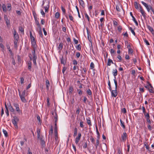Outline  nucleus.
Instances as JSON below:
<instances>
[{
  "mask_svg": "<svg viewBox=\"0 0 154 154\" xmlns=\"http://www.w3.org/2000/svg\"><path fill=\"white\" fill-rule=\"evenodd\" d=\"M32 57H33L32 61L33 64L35 66L37 65L36 62V60L37 58V57L35 53V50H32Z\"/></svg>",
  "mask_w": 154,
  "mask_h": 154,
  "instance_id": "nucleus-1",
  "label": "nucleus"
},
{
  "mask_svg": "<svg viewBox=\"0 0 154 154\" xmlns=\"http://www.w3.org/2000/svg\"><path fill=\"white\" fill-rule=\"evenodd\" d=\"M145 118H146V122L148 123V125H151L153 123V122L152 121L150 120V117L149 115L148 114V115H145Z\"/></svg>",
  "mask_w": 154,
  "mask_h": 154,
  "instance_id": "nucleus-2",
  "label": "nucleus"
},
{
  "mask_svg": "<svg viewBox=\"0 0 154 154\" xmlns=\"http://www.w3.org/2000/svg\"><path fill=\"white\" fill-rule=\"evenodd\" d=\"M128 137V136L126 133L125 132H123V134L121 135V140L123 142H125L126 141V139Z\"/></svg>",
  "mask_w": 154,
  "mask_h": 154,
  "instance_id": "nucleus-3",
  "label": "nucleus"
},
{
  "mask_svg": "<svg viewBox=\"0 0 154 154\" xmlns=\"http://www.w3.org/2000/svg\"><path fill=\"white\" fill-rule=\"evenodd\" d=\"M14 30L13 34L14 40H18L19 38L18 35L17 33L16 32V30L14 29Z\"/></svg>",
  "mask_w": 154,
  "mask_h": 154,
  "instance_id": "nucleus-4",
  "label": "nucleus"
},
{
  "mask_svg": "<svg viewBox=\"0 0 154 154\" xmlns=\"http://www.w3.org/2000/svg\"><path fill=\"white\" fill-rule=\"evenodd\" d=\"M117 89L115 88V90H112L111 89V91H111V96L112 97H115L117 96L118 93L117 92Z\"/></svg>",
  "mask_w": 154,
  "mask_h": 154,
  "instance_id": "nucleus-5",
  "label": "nucleus"
},
{
  "mask_svg": "<svg viewBox=\"0 0 154 154\" xmlns=\"http://www.w3.org/2000/svg\"><path fill=\"white\" fill-rule=\"evenodd\" d=\"M81 136V134L80 133H79L78 136L76 137L75 139V142L76 144H78L80 140Z\"/></svg>",
  "mask_w": 154,
  "mask_h": 154,
  "instance_id": "nucleus-6",
  "label": "nucleus"
},
{
  "mask_svg": "<svg viewBox=\"0 0 154 154\" xmlns=\"http://www.w3.org/2000/svg\"><path fill=\"white\" fill-rule=\"evenodd\" d=\"M13 105L15 108L16 111L18 113H20V110L19 105L17 103H14L13 104Z\"/></svg>",
  "mask_w": 154,
  "mask_h": 154,
  "instance_id": "nucleus-7",
  "label": "nucleus"
},
{
  "mask_svg": "<svg viewBox=\"0 0 154 154\" xmlns=\"http://www.w3.org/2000/svg\"><path fill=\"white\" fill-rule=\"evenodd\" d=\"M60 59L61 63L65 65L66 63V58H64L63 56H62Z\"/></svg>",
  "mask_w": 154,
  "mask_h": 154,
  "instance_id": "nucleus-8",
  "label": "nucleus"
},
{
  "mask_svg": "<svg viewBox=\"0 0 154 154\" xmlns=\"http://www.w3.org/2000/svg\"><path fill=\"white\" fill-rule=\"evenodd\" d=\"M18 92L19 93V96H20V97L21 99V101L24 103L26 102V101L25 98V96H22L20 95V91L19 90H18Z\"/></svg>",
  "mask_w": 154,
  "mask_h": 154,
  "instance_id": "nucleus-9",
  "label": "nucleus"
},
{
  "mask_svg": "<svg viewBox=\"0 0 154 154\" xmlns=\"http://www.w3.org/2000/svg\"><path fill=\"white\" fill-rule=\"evenodd\" d=\"M140 11L142 15L144 17H146V13H145L143 9L142 8L141 6L140 5Z\"/></svg>",
  "mask_w": 154,
  "mask_h": 154,
  "instance_id": "nucleus-10",
  "label": "nucleus"
},
{
  "mask_svg": "<svg viewBox=\"0 0 154 154\" xmlns=\"http://www.w3.org/2000/svg\"><path fill=\"white\" fill-rule=\"evenodd\" d=\"M32 50H35L36 48V44L35 41L31 42Z\"/></svg>",
  "mask_w": 154,
  "mask_h": 154,
  "instance_id": "nucleus-11",
  "label": "nucleus"
},
{
  "mask_svg": "<svg viewBox=\"0 0 154 154\" xmlns=\"http://www.w3.org/2000/svg\"><path fill=\"white\" fill-rule=\"evenodd\" d=\"M116 9L118 11L120 12L121 10V9L123 10L122 8V7L121 5L120 4L119 5H116Z\"/></svg>",
  "mask_w": 154,
  "mask_h": 154,
  "instance_id": "nucleus-12",
  "label": "nucleus"
},
{
  "mask_svg": "<svg viewBox=\"0 0 154 154\" xmlns=\"http://www.w3.org/2000/svg\"><path fill=\"white\" fill-rule=\"evenodd\" d=\"M57 128L56 124H55L54 125V132L55 133V137H57L58 136V133H57Z\"/></svg>",
  "mask_w": 154,
  "mask_h": 154,
  "instance_id": "nucleus-13",
  "label": "nucleus"
},
{
  "mask_svg": "<svg viewBox=\"0 0 154 154\" xmlns=\"http://www.w3.org/2000/svg\"><path fill=\"white\" fill-rule=\"evenodd\" d=\"M40 143L42 145L44 146H45V142L43 138V137L41 136L40 138Z\"/></svg>",
  "mask_w": 154,
  "mask_h": 154,
  "instance_id": "nucleus-14",
  "label": "nucleus"
},
{
  "mask_svg": "<svg viewBox=\"0 0 154 154\" xmlns=\"http://www.w3.org/2000/svg\"><path fill=\"white\" fill-rule=\"evenodd\" d=\"M45 85L46 86V89H47V90H48L50 85V82L49 81L48 79L46 80Z\"/></svg>",
  "mask_w": 154,
  "mask_h": 154,
  "instance_id": "nucleus-15",
  "label": "nucleus"
},
{
  "mask_svg": "<svg viewBox=\"0 0 154 154\" xmlns=\"http://www.w3.org/2000/svg\"><path fill=\"white\" fill-rule=\"evenodd\" d=\"M147 28L149 29L150 32L153 34L154 35V30L153 28L149 26V25H147Z\"/></svg>",
  "mask_w": 154,
  "mask_h": 154,
  "instance_id": "nucleus-16",
  "label": "nucleus"
},
{
  "mask_svg": "<svg viewBox=\"0 0 154 154\" xmlns=\"http://www.w3.org/2000/svg\"><path fill=\"white\" fill-rule=\"evenodd\" d=\"M80 5L83 8H85V4L83 0H78Z\"/></svg>",
  "mask_w": 154,
  "mask_h": 154,
  "instance_id": "nucleus-17",
  "label": "nucleus"
},
{
  "mask_svg": "<svg viewBox=\"0 0 154 154\" xmlns=\"http://www.w3.org/2000/svg\"><path fill=\"white\" fill-rule=\"evenodd\" d=\"M112 73L114 76H116L118 74V71L116 69L112 70Z\"/></svg>",
  "mask_w": 154,
  "mask_h": 154,
  "instance_id": "nucleus-18",
  "label": "nucleus"
},
{
  "mask_svg": "<svg viewBox=\"0 0 154 154\" xmlns=\"http://www.w3.org/2000/svg\"><path fill=\"white\" fill-rule=\"evenodd\" d=\"M5 107L6 109L5 112L7 116H9V111L8 109V108L6 103H5Z\"/></svg>",
  "mask_w": 154,
  "mask_h": 154,
  "instance_id": "nucleus-19",
  "label": "nucleus"
},
{
  "mask_svg": "<svg viewBox=\"0 0 154 154\" xmlns=\"http://www.w3.org/2000/svg\"><path fill=\"white\" fill-rule=\"evenodd\" d=\"M35 23H36V24L37 26L39 28H41V26L40 25L39 22L38 20V19L37 18L35 19Z\"/></svg>",
  "mask_w": 154,
  "mask_h": 154,
  "instance_id": "nucleus-20",
  "label": "nucleus"
},
{
  "mask_svg": "<svg viewBox=\"0 0 154 154\" xmlns=\"http://www.w3.org/2000/svg\"><path fill=\"white\" fill-rule=\"evenodd\" d=\"M53 127L52 126H51L50 129L49 131V134L48 135V136H50V135L52 136V135L53 134Z\"/></svg>",
  "mask_w": 154,
  "mask_h": 154,
  "instance_id": "nucleus-21",
  "label": "nucleus"
},
{
  "mask_svg": "<svg viewBox=\"0 0 154 154\" xmlns=\"http://www.w3.org/2000/svg\"><path fill=\"white\" fill-rule=\"evenodd\" d=\"M2 8L4 12H6L7 11V8L5 4H3L2 5Z\"/></svg>",
  "mask_w": 154,
  "mask_h": 154,
  "instance_id": "nucleus-22",
  "label": "nucleus"
},
{
  "mask_svg": "<svg viewBox=\"0 0 154 154\" xmlns=\"http://www.w3.org/2000/svg\"><path fill=\"white\" fill-rule=\"evenodd\" d=\"M12 122L13 124L14 125L15 128H18V126L17 125V123L18 122L16 121L12 120Z\"/></svg>",
  "mask_w": 154,
  "mask_h": 154,
  "instance_id": "nucleus-23",
  "label": "nucleus"
},
{
  "mask_svg": "<svg viewBox=\"0 0 154 154\" xmlns=\"http://www.w3.org/2000/svg\"><path fill=\"white\" fill-rule=\"evenodd\" d=\"M142 109L143 110V112L144 113V116L145 117V115H146V114L148 115H148H149V112H148V113L146 112V109H145L144 107L142 106Z\"/></svg>",
  "mask_w": 154,
  "mask_h": 154,
  "instance_id": "nucleus-24",
  "label": "nucleus"
},
{
  "mask_svg": "<svg viewBox=\"0 0 154 154\" xmlns=\"http://www.w3.org/2000/svg\"><path fill=\"white\" fill-rule=\"evenodd\" d=\"M39 29H40V30L39 32V38L40 37V38H41L42 39H43V35L42 32V29H41V28H39Z\"/></svg>",
  "mask_w": 154,
  "mask_h": 154,
  "instance_id": "nucleus-25",
  "label": "nucleus"
},
{
  "mask_svg": "<svg viewBox=\"0 0 154 154\" xmlns=\"http://www.w3.org/2000/svg\"><path fill=\"white\" fill-rule=\"evenodd\" d=\"M30 37L31 40V42L35 41L34 38L32 35L31 31H30Z\"/></svg>",
  "mask_w": 154,
  "mask_h": 154,
  "instance_id": "nucleus-26",
  "label": "nucleus"
},
{
  "mask_svg": "<svg viewBox=\"0 0 154 154\" xmlns=\"http://www.w3.org/2000/svg\"><path fill=\"white\" fill-rule=\"evenodd\" d=\"M28 68L30 71H31V68L32 63L31 61H29L28 62Z\"/></svg>",
  "mask_w": 154,
  "mask_h": 154,
  "instance_id": "nucleus-27",
  "label": "nucleus"
},
{
  "mask_svg": "<svg viewBox=\"0 0 154 154\" xmlns=\"http://www.w3.org/2000/svg\"><path fill=\"white\" fill-rule=\"evenodd\" d=\"M120 125L121 126H122L123 129L125 128V125L124 122L121 120H120Z\"/></svg>",
  "mask_w": 154,
  "mask_h": 154,
  "instance_id": "nucleus-28",
  "label": "nucleus"
},
{
  "mask_svg": "<svg viewBox=\"0 0 154 154\" xmlns=\"http://www.w3.org/2000/svg\"><path fill=\"white\" fill-rule=\"evenodd\" d=\"M49 3H48V4L46 6H44V8L45 9V12H47L48 11V9L49 7Z\"/></svg>",
  "mask_w": 154,
  "mask_h": 154,
  "instance_id": "nucleus-29",
  "label": "nucleus"
},
{
  "mask_svg": "<svg viewBox=\"0 0 154 154\" xmlns=\"http://www.w3.org/2000/svg\"><path fill=\"white\" fill-rule=\"evenodd\" d=\"M111 63L113 64V62L112 61V60L111 59H109L108 60V62L107 63V65L108 66H110L111 65Z\"/></svg>",
  "mask_w": 154,
  "mask_h": 154,
  "instance_id": "nucleus-30",
  "label": "nucleus"
},
{
  "mask_svg": "<svg viewBox=\"0 0 154 154\" xmlns=\"http://www.w3.org/2000/svg\"><path fill=\"white\" fill-rule=\"evenodd\" d=\"M90 69H93V71L94 70V65L93 62L91 63L90 65Z\"/></svg>",
  "mask_w": 154,
  "mask_h": 154,
  "instance_id": "nucleus-31",
  "label": "nucleus"
},
{
  "mask_svg": "<svg viewBox=\"0 0 154 154\" xmlns=\"http://www.w3.org/2000/svg\"><path fill=\"white\" fill-rule=\"evenodd\" d=\"M19 30L21 32L24 34V29L23 28L22 26H20L19 27Z\"/></svg>",
  "mask_w": 154,
  "mask_h": 154,
  "instance_id": "nucleus-32",
  "label": "nucleus"
},
{
  "mask_svg": "<svg viewBox=\"0 0 154 154\" xmlns=\"http://www.w3.org/2000/svg\"><path fill=\"white\" fill-rule=\"evenodd\" d=\"M78 130L77 128L75 127L74 129V133L73 134L74 137H75L77 134Z\"/></svg>",
  "mask_w": 154,
  "mask_h": 154,
  "instance_id": "nucleus-33",
  "label": "nucleus"
},
{
  "mask_svg": "<svg viewBox=\"0 0 154 154\" xmlns=\"http://www.w3.org/2000/svg\"><path fill=\"white\" fill-rule=\"evenodd\" d=\"M2 131L3 132V134H4L5 136V137H7L8 136V134L6 130H5L4 129H3Z\"/></svg>",
  "mask_w": 154,
  "mask_h": 154,
  "instance_id": "nucleus-34",
  "label": "nucleus"
},
{
  "mask_svg": "<svg viewBox=\"0 0 154 154\" xmlns=\"http://www.w3.org/2000/svg\"><path fill=\"white\" fill-rule=\"evenodd\" d=\"M87 121V123L88 125L89 126H90L91 125V121L90 120V118H89L88 119H86Z\"/></svg>",
  "mask_w": 154,
  "mask_h": 154,
  "instance_id": "nucleus-35",
  "label": "nucleus"
},
{
  "mask_svg": "<svg viewBox=\"0 0 154 154\" xmlns=\"http://www.w3.org/2000/svg\"><path fill=\"white\" fill-rule=\"evenodd\" d=\"M141 3L146 7V9L149 7V6H148L146 3L143 1H142Z\"/></svg>",
  "mask_w": 154,
  "mask_h": 154,
  "instance_id": "nucleus-36",
  "label": "nucleus"
},
{
  "mask_svg": "<svg viewBox=\"0 0 154 154\" xmlns=\"http://www.w3.org/2000/svg\"><path fill=\"white\" fill-rule=\"evenodd\" d=\"M129 29L131 31L132 33L134 36H135L136 34L135 32H134V29L131 27L129 28Z\"/></svg>",
  "mask_w": 154,
  "mask_h": 154,
  "instance_id": "nucleus-37",
  "label": "nucleus"
},
{
  "mask_svg": "<svg viewBox=\"0 0 154 154\" xmlns=\"http://www.w3.org/2000/svg\"><path fill=\"white\" fill-rule=\"evenodd\" d=\"M76 48L78 50L81 51V45L80 44L76 46Z\"/></svg>",
  "mask_w": 154,
  "mask_h": 154,
  "instance_id": "nucleus-38",
  "label": "nucleus"
},
{
  "mask_svg": "<svg viewBox=\"0 0 154 154\" xmlns=\"http://www.w3.org/2000/svg\"><path fill=\"white\" fill-rule=\"evenodd\" d=\"M60 16V14L59 12H57L55 14V17L57 19H58Z\"/></svg>",
  "mask_w": 154,
  "mask_h": 154,
  "instance_id": "nucleus-39",
  "label": "nucleus"
},
{
  "mask_svg": "<svg viewBox=\"0 0 154 154\" xmlns=\"http://www.w3.org/2000/svg\"><path fill=\"white\" fill-rule=\"evenodd\" d=\"M12 120L18 122L19 119L17 116H15L13 117V119Z\"/></svg>",
  "mask_w": 154,
  "mask_h": 154,
  "instance_id": "nucleus-40",
  "label": "nucleus"
},
{
  "mask_svg": "<svg viewBox=\"0 0 154 154\" xmlns=\"http://www.w3.org/2000/svg\"><path fill=\"white\" fill-rule=\"evenodd\" d=\"M7 8L8 10L10 11L11 10V5L10 3L7 4Z\"/></svg>",
  "mask_w": 154,
  "mask_h": 154,
  "instance_id": "nucleus-41",
  "label": "nucleus"
},
{
  "mask_svg": "<svg viewBox=\"0 0 154 154\" xmlns=\"http://www.w3.org/2000/svg\"><path fill=\"white\" fill-rule=\"evenodd\" d=\"M63 48V45L62 43H60L59 46L58 47V48L60 50H61Z\"/></svg>",
  "mask_w": 154,
  "mask_h": 154,
  "instance_id": "nucleus-42",
  "label": "nucleus"
},
{
  "mask_svg": "<svg viewBox=\"0 0 154 154\" xmlns=\"http://www.w3.org/2000/svg\"><path fill=\"white\" fill-rule=\"evenodd\" d=\"M90 139L92 143H94L95 140L92 136H91Z\"/></svg>",
  "mask_w": 154,
  "mask_h": 154,
  "instance_id": "nucleus-43",
  "label": "nucleus"
},
{
  "mask_svg": "<svg viewBox=\"0 0 154 154\" xmlns=\"http://www.w3.org/2000/svg\"><path fill=\"white\" fill-rule=\"evenodd\" d=\"M110 52L112 56L116 53L115 51L112 49H111Z\"/></svg>",
  "mask_w": 154,
  "mask_h": 154,
  "instance_id": "nucleus-44",
  "label": "nucleus"
},
{
  "mask_svg": "<svg viewBox=\"0 0 154 154\" xmlns=\"http://www.w3.org/2000/svg\"><path fill=\"white\" fill-rule=\"evenodd\" d=\"M132 18V20L134 21V22L135 23V24L136 26H138V23L136 20L135 19V17H133Z\"/></svg>",
  "mask_w": 154,
  "mask_h": 154,
  "instance_id": "nucleus-45",
  "label": "nucleus"
},
{
  "mask_svg": "<svg viewBox=\"0 0 154 154\" xmlns=\"http://www.w3.org/2000/svg\"><path fill=\"white\" fill-rule=\"evenodd\" d=\"M17 42H18V40H14V47L16 48H17Z\"/></svg>",
  "mask_w": 154,
  "mask_h": 154,
  "instance_id": "nucleus-46",
  "label": "nucleus"
},
{
  "mask_svg": "<svg viewBox=\"0 0 154 154\" xmlns=\"http://www.w3.org/2000/svg\"><path fill=\"white\" fill-rule=\"evenodd\" d=\"M26 90H24L23 91L22 93L21 94H20V95L22 96H25L27 94L26 93Z\"/></svg>",
  "mask_w": 154,
  "mask_h": 154,
  "instance_id": "nucleus-47",
  "label": "nucleus"
},
{
  "mask_svg": "<svg viewBox=\"0 0 154 154\" xmlns=\"http://www.w3.org/2000/svg\"><path fill=\"white\" fill-rule=\"evenodd\" d=\"M54 118L55 119V124H57V122L58 119V116L56 113L55 116H54Z\"/></svg>",
  "mask_w": 154,
  "mask_h": 154,
  "instance_id": "nucleus-48",
  "label": "nucleus"
},
{
  "mask_svg": "<svg viewBox=\"0 0 154 154\" xmlns=\"http://www.w3.org/2000/svg\"><path fill=\"white\" fill-rule=\"evenodd\" d=\"M82 70L84 72L83 73V74H84L85 75L86 74L87 70L86 68H83L82 69Z\"/></svg>",
  "mask_w": 154,
  "mask_h": 154,
  "instance_id": "nucleus-49",
  "label": "nucleus"
},
{
  "mask_svg": "<svg viewBox=\"0 0 154 154\" xmlns=\"http://www.w3.org/2000/svg\"><path fill=\"white\" fill-rule=\"evenodd\" d=\"M5 22H6V26H7V27H8V28L9 27V26H10V20H8V21H5Z\"/></svg>",
  "mask_w": 154,
  "mask_h": 154,
  "instance_id": "nucleus-50",
  "label": "nucleus"
},
{
  "mask_svg": "<svg viewBox=\"0 0 154 154\" xmlns=\"http://www.w3.org/2000/svg\"><path fill=\"white\" fill-rule=\"evenodd\" d=\"M85 17L86 18H87L88 20V22H90V17H89V16H88V14L86 13H85Z\"/></svg>",
  "mask_w": 154,
  "mask_h": 154,
  "instance_id": "nucleus-51",
  "label": "nucleus"
},
{
  "mask_svg": "<svg viewBox=\"0 0 154 154\" xmlns=\"http://www.w3.org/2000/svg\"><path fill=\"white\" fill-rule=\"evenodd\" d=\"M87 93L89 95H91L92 94V93L90 89H88L86 91Z\"/></svg>",
  "mask_w": 154,
  "mask_h": 154,
  "instance_id": "nucleus-52",
  "label": "nucleus"
},
{
  "mask_svg": "<svg viewBox=\"0 0 154 154\" xmlns=\"http://www.w3.org/2000/svg\"><path fill=\"white\" fill-rule=\"evenodd\" d=\"M77 91L79 95H81L82 94V91L80 89H77Z\"/></svg>",
  "mask_w": 154,
  "mask_h": 154,
  "instance_id": "nucleus-53",
  "label": "nucleus"
},
{
  "mask_svg": "<svg viewBox=\"0 0 154 154\" xmlns=\"http://www.w3.org/2000/svg\"><path fill=\"white\" fill-rule=\"evenodd\" d=\"M99 141L98 139H97L96 140V144H95V146L96 147V148H97L98 146L99 145Z\"/></svg>",
  "mask_w": 154,
  "mask_h": 154,
  "instance_id": "nucleus-54",
  "label": "nucleus"
},
{
  "mask_svg": "<svg viewBox=\"0 0 154 154\" xmlns=\"http://www.w3.org/2000/svg\"><path fill=\"white\" fill-rule=\"evenodd\" d=\"M133 52V50L131 48L128 49V54H132Z\"/></svg>",
  "mask_w": 154,
  "mask_h": 154,
  "instance_id": "nucleus-55",
  "label": "nucleus"
},
{
  "mask_svg": "<svg viewBox=\"0 0 154 154\" xmlns=\"http://www.w3.org/2000/svg\"><path fill=\"white\" fill-rule=\"evenodd\" d=\"M117 29L119 32H121L122 29V27L121 26H119L117 28Z\"/></svg>",
  "mask_w": 154,
  "mask_h": 154,
  "instance_id": "nucleus-56",
  "label": "nucleus"
},
{
  "mask_svg": "<svg viewBox=\"0 0 154 154\" xmlns=\"http://www.w3.org/2000/svg\"><path fill=\"white\" fill-rule=\"evenodd\" d=\"M4 20L5 21H8L9 20L8 19L7 15L5 14L4 15Z\"/></svg>",
  "mask_w": 154,
  "mask_h": 154,
  "instance_id": "nucleus-57",
  "label": "nucleus"
},
{
  "mask_svg": "<svg viewBox=\"0 0 154 154\" xmlns=\"http://www.w3.org/2000/svg\"><path fill=\"white\" fill-rule=\"evenodd\" d=\"M143 40L144 42L146 43L147 45H150L148 41L146 38L143 39Z\"/></svg>",
  "mask_w": 154,
  "mask_h": 154,
  "instance_id": "nucleus-58",
  "label": "nucleus"
},
{
  "mask_svg": "<svg viewBox=\"0 0 154 154\" xmlns=\"http://www.w3.org/2000/svg\"><path fill=\"white\" fill-rule=\"evenodd\" d=\"M9 109L10 111L11 112H13L15 111L14 109V108L12 106L10 107V108H9Z\"/></svg>",
  "mask_w": 154,
  "mask_h": 154,
  "instance_id": "nucleus-59",
  "label": "nucleus"
},
{
  "mask_svg": "<svg viewBox=\"0 0 154 154\" xmlns=\"http://www.w3.org/2000/svg\"><path fill=\"white\" fill-rule=\"evenodd\" d=\"M61 9L63 13L64 14H65V13H66V10L62 6H61Z\"/></svg>",
  "mask_w": 154,
  "mask_h": 154,
  "instance_id": "nucleus-60",
  "label": "nucleus"
},
{
  "mask_svg": "<svg viewBox=\"0 0 154 154\" xmlns=\"http://www.w3.org/2000/svg\"><path fill=\"white\" fill-rule=\"evenodd\" d=\"M83 101L86 104L87 103L86 101H88L87 98L86 97H84Z\"/></svg>",
  "mask_w": 154,
  "mask_h": 154,
  "instance_id": "nucleus-61",
  "label": "nucleus"
},
{
  "mask_svg": "<svg viewBox=\"0 0 154 154\" xmlns=\"http://www.w3.org/2000/svg\"><path fill=\"white\" fill-rule=\"evenodd\" d=\"M73 88L72 86H71L69 88V93L71 94L73 91Z\"/></svg>",
  "mask_w": 154,
  "mask_h": 154,
  "instance_id": "nucleus-62",
  "label": "nucleus"
},
{
  "mask_svg": "<svg viewBox=\"0 0 154 154\" xmlns=\"http://www.w3.org/2000/svg\"><path fill=\"white\" fill-rule=\"evenodd\" d=\"M108 85L109 87V89L110 91H111V87L110 83V82L109 80L108 82Z\"/></svg>",
  "mask_w": 154,
  "mask_h": 154,
  "instance_id": "nucleus-63",
  "label": "nucleus"
},
{
  "mask_svg": "<svg viewBox=\"0 0 154 154\" xmlns=\"http://www.w3.org/2000/svg\"><path fill=\"white\" fill-rule=\"evenodd\" d=\"M87 143L86 142H84L83 145V147L84 149H86L87 148Z\"/></svg>",
  "mask_w": 154,
  "mask_h": 154,
  "instance_id": "nucleus-64",
  "label": "nucleus"
}]
</instances>
